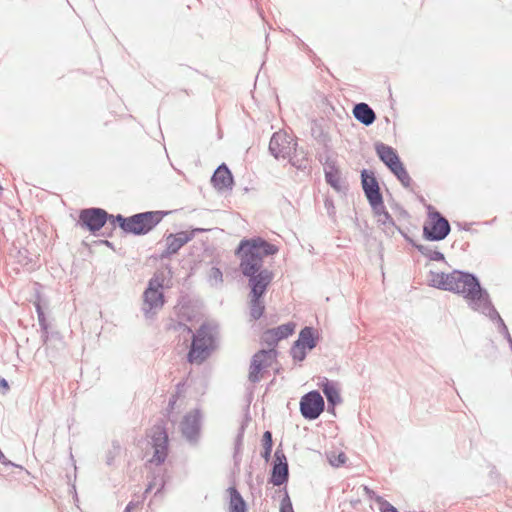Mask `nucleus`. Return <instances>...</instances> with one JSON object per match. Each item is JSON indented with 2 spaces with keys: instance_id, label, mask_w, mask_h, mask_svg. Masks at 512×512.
<instances>
[{
  "instance_id": "nucleus-48",
  "label": "nucleus",
  "mask_w": 512,
  "mask_h": 512,
  "mask_svg": "<svg viewBox=\"0 0 512 512\" xmlns=\"http://www.w3.org/2000/svg\"><path fill=\"white\" fill-rule=\"evenodd\" d=\"M458 227L460 229H463V230H466L468 231L470 229V224L469 223H457Z\"/></svg>"
},
{
  "instance_id": "nucleus-22",
  "label": "nucleus",
  "mask_w": 512,
  "mask_h": 512,
  "mask_svg": "<svg viewBox=\"0 0 512 512\" xmlns=\"http://www.w3.org/2000/svg\"><path fill=\"white\" fill-rule=\"evenodd\" d=\"M318 340L319 335L317 330L312 326H305L300 330L295 342L297 345H301L307 348L308 351H311L317 346Z\"/></svg>"
},
{
  "instance_id": "nucleus-31",
  "label": "nucleus",
  "mask_w": 512,
  "mask_h": 512,
  "mask_svg": "<svg viewBox=\"0 0 512 512\" xmlns=\"http://www.w3.org/2000/svg\"><path fill=\"white\" fill-rule=\"evenodd\" d=\"M262 442L263 451L261 452V456L266 462H268L270 460L273 448V438L272 433L270 431H265L263 433Z\"/></svg>"
},
{
  "instance_id": "nucleus-9",
  "label": "nucleus",
  "mask_w": 512,
  "mask_h": 512,
  "mask_svg": "<svg viewBox=\"0 0 512 512\" xmlns=\"http://www.w3.org/2000/svg\"><path fill=\"white\" fill-rule=\"evenodd\" d=\"M149 437L151 438V445L154 449L153 456L149 462L160 466L165 462L169 449V437L165 424L162 421L156 423L151 428Z\"/></svg>"
},
{
  "instance_id": "nucleus-29",
  "label": "nucleus",
  "mask_w": 512,
  "mask_h": 512,
  "mask_svg": "<svg viewBox=\"0 0 512 512\" xmlns=\"http://www.w3.org/2000/svg\"><path fill=\"white\" fill-rule=\"evenodd\" d=\"M245 427H246L245 424L242 423L241 426L238 429V433H237V436L235 438L234 455H233L235 466H238L240 464V461H241L240 452H241V448H242V445H243V438H244V433H245Z\"/></svg>"
},
{
  "instance_id": "nucleus-38",
  "label": "nucleus",
  "mask_w": 512,
  "mask_h": 512,
  "mask_svg": "<svg viewBox=\"0 0 512 512\" xmlns=\"http://www.w3.org/2000/svg\"><path fill=\"white\" fill-rule=\"evenodd\" d=\"M346 460H347V457H346L345 453H343V452H340L337 455L334 454L329 457V462L333 467H340V466L344 465Z\"/></svg>"
},
{
  "instance_id": "nucleus-2",
  "label": "nucleus",
  "mask_w": 512,
  "mask_h": 512,
  "mask_svg": "<svg viewBox=\"0 0 512 512\" xmlns=\"http://www.w3.org/2000/svg\"><path fill=\"white\" fill-rule=\"evenodd\" d=\"M179 327L187 334H192L187 361L191 364H201L206 361L216 349L217 328L208 323H203L196 333H193L192 329L186 324L179 323Z\"/></svg>"
},
{
  "instance_id": "nucleus-45",
  "label": "nucleus",
  "mask_w": 512,
  "mask_h": 512,
  "mask_svg": "<svg viewBox=\"0 0 512 512\" xmlns=\"http://www.w3.org/2000/svg\"><path fill=\"white\" fill-rule=\"evenodd\" d=\"M0 388L4 390V393H6L9 390L8 381L3 377H0Z\"/></svg>"
},
{
  "instance_id": "nucleus-14",
  "label": "nucleus",
  "mask_w": 512,
  "mask_h": 512,
  "mask_svg": "<svg viewBox=\"0 0 512 512\" xmlns=\"http://www.w3.org/2000/svg\"><path fill=\"white\" fill-rule=\"evenodd\" d=\"M319 161L324 167L326 183L330 185L335 191L339 193H345L347 186L344 185L341 181V171L337 165V160L330 155H325V157L320 156Z\"/></svg>"
},
{
  "instance_id": "nucleus-34",
  "label": "nucleus",
  "mask_w": 512,
  "mask_h": 512,
  "mask_svg": "<svg viewBox=\"0 0 512 512\" xmlns=\"http://www.w3.org/2000/svg\"><path fill=\"white\" fill-rule=\"evenodd\" d=\"M371 210L378 219L385 216V213H389L385 207L384 200L378 199L376 202L369 203Z\"/></svg>"
},
{
  "instance_id": "nucleus-26",
  "label": "nucleus",
  "mask_w": 512,
  "mask_h": 512,
  "mask_svg": "<svg viewBox=\"0 0 512 512\" xmlns=\"http://www.w3.org/2000/svg\"><path fill=\"white\" fill-rule=\"evenodd\" d=\"M379 226L386 236L392 237L398 230L399 226L396 225L390 213H385V216L377 220Z\"/></svg>"
},
{
  "instance_id": "nucleus-37",
  "label": "nucleus",
  "mask_w": 512,
  "mask_h": 512,
  "mask_svg": "<svg viewBox=\"0 0 512 512\" xmlns=\"http://www.w3.org/2000/svg\"><path fill=\"white\" fill-rule=\"evenodd\" d=\"M284 490H285V493H284V497L281 500L280 512H294L289 494H288L286 488Z\"/></svg>"
},
{
  "instance_id": "nucleus-4",
  "label": "nucleus",
  "mask_w": 512,
  "mask_h": 512,
  "mask_svg": "<svg viewBox=\"0 0 512 512\" xmlns=\"http://www.w3.org/2000/svg\"><path fill=\"white\" fill-rule=\"evenodd\" d=\"M262 341L271 348L261 349L253 355L248 375V379L252 383H258L260 381V373L264 371L265 368L269 367L278 355L275 346L278 344L279 339L274 335L271 328L263 332Z\"/></svg>"
},
{
  "instance_id": "nucleus-35",
  "label": "nucleus",
  "mask_w": 512,
  "mask_h": 512,
  "mask_svg": "<svg viewBox=\"0 0 512 512\" xmlns=\"http://www.w3.org/2000/svg\"><path fill=\"white\" fill-rule=\"evenodd\" d=\"M34 306L37 312L38 323L40 325L41 330H47L49 328V324L47 322L46 315L44 313L40 301H35Z\"/></svg>"
},
{
  "instance_id": "nucleus-50",
  "label": "nucleus",
  "mask_w": 512,
  "mask_h": 512,
  "mask_svg": "<svg viewBox=\"0 0 512 512\" xmlns=\"http://www.w3.org/2000/svg\"><path fill=\"white\" fill-rule=\"evenodd\" d=\"M300 42H301V45H302V48L304 50H307L309 52H311V49L309 48V46L307 44H305L303 41H301L300 39H298Z\"/></svg>"
},
{
  "instance_id": "nucleus-16",
  "label": "nucleus",
  "mask_w": 512,
  "mask_h": 512,
  "mask_svg": "<svg viewBox=\"0 0 512 512\" xmlns=\"http://www.w3.org/2000/svg\"><path fill=\"white\" fill-rule=\"evenodd\" d=\"M289 480V466L282 449L277 448L274 453V463L271 469L269 483L274 486L286 485Z\"/></svg>"
},
{
  "instance_id": "nucleus-7",
  "label": "nucleus",
  "mask_w": 512,
  "mask_h": 512,
  "mask_svg": "<svg viewBox=\"0 0 512 512\" xmlns=\"http://www.w3.org/2000/svg\"><path fill=\"white\" fill-rule=\"evenodd\" d=\"M168 211H145L128 217L126 234L143 236L150 233L168 215Z\"/></svg>"
},
{
  "instance_id": "nucleus-33",
  "label": "nucleus",
  "mask_w": 512,
  "mask_h": 512,
  "mask_svg": "<svg viewBox=\"0 0 512 512\" xmlns=\"http://www.w3.org/2000/svg\"><path fill=\"white\" fill-rule=\"evenodd\" d=\"M307 350V348L302 347L301 345H297V343L294 342L292 347L290 348V355L293 358V360L302 362L305 360L307 356Z\"/></svg>"
},
{
  "instance_id": "nucleus-6",
  "label": "nucleus",
  "mask_w": 512,
  "mask_h": 512,
  "mask_svg": "<svg viewBox=\"0 0 512 512\" xmlns=\"http://www.w3.org/2000/svg\"><path fill=\"white\" fill-rule=\"evenodd\" d=\"M239 268L243 276L248 278L249 293L265 295L274 278V273L256 263L240 262Z\"/></svg>"
},
{
  "instance_id": "nucleus-8",
  "label": "nucleus",
  "mask_w": 512,
  "mask_h": 512,
  "mask_svg": "<svg viewBox=\"0 0 512 512\" xmlns=\"http://www.w3.org/2000/svg\"><path fill=\"white\" fill-rule=\"evenodd\" d=\"M428 221L423 225V238L427 241L444 240L451 232L449 221L432 205L427 206Z\"/></svg>"
},
{
  "instance_id": "nucleus-46",
  "label": "nucleus",
  "mask_w": 512,
  "mask_h": 512,
  "mask_svg": "<svg viewBox=\"0 0 512 512\" xmlns=\"http://www.w3.org/2000/svg\"><path fill=\"white\" fill-rule=\"evenodd\" d=\"M0 462L4 465H14L12 462L6 459L4 453L0 450Z\"/></svg>"
},
{
  "instance_id": "nucleus-27",
  "label": "nucleus",
  "mask_w": 512,
  "mask_h": 512,
  "mask_svg": "<svg viewBox=\"0 0 512 512\" xmlns=\"http://www.w3.org/2000/svg\"><path fill=\"white\" fill-rule=\"evenodd\" d=\"M287 158L289 159V163L298 170H305L308 168V158L306 153L304 151L298 152L297 147L295 148V152H292V154Z\"/></svg>"
},
{
  "instance_id": "nucleus-54",
  "label": "nucleus",
  "mask_w": 512,
  "mask_h": 512,
  "mask_svg": "<svg viewBox=\"0 0 512 512\" xmlns=\"http://www.w3.org/2000/svg\"><path fill=\"white\" fill-rule=\"evenodd\" d=\"M2 189H3V188H2V186L0 185V190H2Z\"/></svg>"
},
{
  "instance_id": "nucleus-24",
  "label": "nucleus",
  "mask_w": 512,
  "mask_h": 512,
  "mask_svg": "<svg viewBox=\"0 0 512 512\" xmlns=\"http://www.w3.org/2000/svg\"><path fill=\"white\" fill-rule=\"evenodd\" d=\"M263 294H251L249 293V315L251 320H259L265 311Z\"/></svg>"
},
{
  "instance_id": "nucleus-44",
  "label": "nucleus",
  "mask_w": 512,
  "mask_h": 512,
  "mask_svg": "<svg viewBox=\"0 0 512 512\" xmlns=\"http://www.w3.org/2000/svg\"><path fill=\"white\" fill-rule=\"evenodd\" d=\"M139 504H140V501H130L126 505L124 512H132Z\"/></svg>"
},
{
  "instance_id": "nucleus-19",
  "label": "nucleus",
  "mask_w": 512,
  "mask_h": 512,
  "mask_svg": "<svg viewBox=\"0 0 512 512\" xmlns=\"http://www.w3.org/2000/svg\"><path fill=\"white\" fill-rule=\"evenodd\" d=\"M211 183L219 192L233 189L234 178L231 170L225 163L220 164L216 168L211 177Z\"/></svg>"
},
{
  "instance_id": "nucleus-52",
  "label": "nucleus",
  "mask_w": 512,
  "mask_h": 512,
  "mask_svg": "<svg viewBox=\"0 0 512 512\" xmlns=\"http://www.w3.org/2000/svg\"><path fill=\"white\" fill-rule=\"evenodd\" d=\"M507 341H508V343H509V347H510V349L512 350V337L510 336V340H507Z\"/></svg>"
},
{
  "instance_id": "nucleus-17",
  "label": "nucleus",
  "mask_w": 512,
  "mask_h": 512,
  "mask_svg": "<svg viewBox=\"0 0 512 512\" xmlns=\"http://www.w3.org/2000/svg\"><path fill=\"white\" fill-rule=\"evenodd\" d=\"M194 238V233H188V231H181L177 234H168L166 236V249L161 252L159 258L161 260L170 258L173 254H176L185 244Z\"/></svg>"
},
{
  "instance_id": "nucleus-36",
  "label": "nucleus",
  "mask_w": 512,
  "mask_h": 512,
  "mask_svg": "<svg viewBox=\"0 0 512 512\" xmlns=\"http://www.w3.org/2000/svg\"><path fill=\"white\" fill-rule=\"evenodd\" d=\"M209 281L212 284H221L223 282V273L220 268L212 267L209 272Z\"/></svg>"
},
{
  "instance_id": "nucleus-3",
  "label": "nucleus",
  "mask_w": 512,
  "mask_h": 512,
  "mask_svg": "<svg viewBox=\"0 0 512 512\" xmlns=\"http://www.w3.org/2000/svg\"><path fill=\"white\" fill-rule=\"evenodd\" d=\"M278 251V246L256 236L242 239L234 253L240 259V262L256 263L263 266L264 258L275 255Z\"/></svg>"
},
{
  "instance_id": "nucleus-10",
  "label": "nucleus",
  "mask_w": 512,
  "mask_h": 512,
  "mask_svg": "<svg viewBox=\"0 0 512 512\" xmlns=\"http://www.w3.org/2000/svg\"><path fill=\"white\" fill-rule=\"evenodd\" d=\"M162 288V279L155 276L149 280L148 286L143 293L144 303L142 311L146 318H151L155 314V310L162 308L164 305L165 300Z\"/></svg>"
},
{
  "instance_id": "nucleus-49",
  "label": "nucleus",
  "mask_w": 512,
  "mask_h": 512,
  "mask_svg": "<svg viewBox=\"0 0 512 512\" xmlns=\"http://www.w3.org/2000/svg\"><path fill=\"white\" fill-rule=\"evenodd\" d=\"M206 231V229H203V228H195L193 229L192 231H188V233H194V236L197 234V233H202Z\"/></svg>"
},
{
  "instance_id": "nucleus-28",
  "label": "nucleus",
  "mask_w": 512,
  "mask_h": 512,
  "mask_svg": "<svg viewBox=\"0 0 512 512\" xmlns=\"http://www.w3.org/2000/svg\"><path fill=\"white\" fill-rule=\"evenodd\" d=\"M296 324L294 322H287L285 324L279 325L277 327L271 328L274 335L279 339V341L288 338L295 331Z\"/></svg>"
},
{
  "instance_id": "nucleus-39",
  "label": "nucleus",
  "mask_w": 512,
  "mask_h": 512,
  "mask_svg": "<svg viewBox=\"0 0 512 512\" xmlns=\"http://www.w3.org/2000/svg\"><path fill=\"white\" fill-rule=\"evenodd\" d=\"M324 206H325V209H326V212L328 214V216L331 218V219H334L335 218V214H336V209H335V205H334V202L331 198H326L325 201H324Z\"/></svg>"
},
{
  "instance_id": "nucleus-47",
  "label": "nucleus",
  "mask_w": 512,
  "mask_h": 512,
  "mask_svg": "<svg viewBox=\"0 0 512 512\" xmlns=\"http://www.w3.org/2000/svg\"><path fill=\"white\" fill-rule=\"evenodd\" d=\"M41 339H42V342L45 344L47 343L48 339H49V332H48V329L47 330H41Z\"/></svg>"
},
{
  "instance_id": "nucleus-30",
  "label": "nucleus",
  "mask_w": 512,
  "mask_h": 512,
  "mask_svg": "<svg viewBox=\"0 0 512 512\" xmlns=\"http://www.w3.org/2000/svg\"><path fill=\"white\" fill-rule=\"evenodd\" d=\"M416 249L431 261H445L444 254L433 249L431 246L420 244L419 246H416Z\"/></svg>"
},
{
  "instance_id": "nucleus-1",
  "label": "nucleus",
  "mask_w": 512,
  "mask_h": 512,
  "mask_svg": "<svg viewBox=\"0 0 512 512\" xmlns=\"http://www.w3.org/2000/svg\"><path fill=\"white\" fill-rule=\"evenodd\" d=\"M429 274L430 286L461 295L471 310L488 317L497 325L498 332L510 340L508 327L493 305L487 289L482 287L474 273L453 270L450 273L430 271Z\"/></svg>"
},
{
  "instance_id": "nucleus-21",
  "label": "nucleus",
  "mask_w": 512,
  "mask_h": 512,
  "mask_svg": "<svg viewBox=\"0 0 512 512\" xmlns=\"http://www.w3.org/2000/svg\"><path fill=\"white\" fill-rule=\"evenodd\" d=\"M352 113L354 118L364 126H370L376 120V113L367 103L364 102L355 104Z\"/></svg>"
},
{
  "instance_id": "nucleus-32",
  "label": "nucleus",
  "mask_w": 512,
  "mask_h": 512,
  "mask_svg": "<svg viewBox=\"0 0 512 512\" xmlns=\"http://www.w3.org/2000/svg\"><path fill=\"white\" fill-rule=\"evenodd\" d=\"M108 222L112 226V230L118 226L126 234L128 227V217H125L122 214L113 215L108 213Z\"/></svg>"
},
{
  "instance_id": "nucleus-15",
  "label": "nucleus",
  "mask_w": 512,
  "mask_h": 512,
  "mask_svg": "<svg viewBox=\"0 0 512 512\" xmlns=\"http://www.w3.org/2000/svg\"><path fill=\"white\" fill-rule=\"evenodd\" d=\"M201 418V411L194 409L187 413L180 423L181 433L190 444L198 442L201 431Z\"/></svg>"
},
{
  "instance_id": "nucleus-20",
  "label": "nucleus",
  "mask_w": 512,
  "mask_h": 512,
  "mask_svg": "<svg viewBox=\"0 0 512 512\" xmlns=\"http://www.w3.org/2000/svg\"><path fill=\"white\" fill-rule=\"evenodd\" d=\"M319 387L322 389L328 403L327 411L333 415H335V407L336 405L342 402V398L340 396L339 389L337 387V383L329 380L326 377L320 378V382L318 383Z\"/></svg>"
},
{
  "instance_id": "nucleus-23",
  "label": "nucleus",
  "mask_w": 512,
  "mask_h": 512,
  "mask_svg": "<svg viewBox=\"0 0 512 512\" xmlns=\"http://www.w3.org/2000/svg\"><path fill=\"white\" fill-rule=\"evenodd\" d=\"M227 492L229 494V512H248L247 503L235 486H230Z\"/></svg>"
},
{
  "instance_id": "nucleus-41",
  "label": "nucleus",
  "mask_w": 512,
  "mask_h": 512,
  "mask_svg": "<svg viewBox=\"0 0 512 512\" xmlns=\"http://www.w3.org/2000/svg\"><path fill=\"white\" fill-rule=\"evenodd\" d=\"M380 510L381 512H399L392 504L386 500H383L380 503Z\"/></svg>"
},
{
  "instance_id": "nucleus-5",
  "label": "nucleus",
  "mask_w": 512,
  "mask_h": 512,
  "mask_svg": "<svg viewBox=\"0 0 512 512\" xmlns=\"http://www.w3.org/2000/svg\"><path fill=\"white\" fill-rule=\"evenodd\" d=\"M375 151L378 158L385 164L403 187L409 188L412 184V179L397 151L393 147L384 143H376Z\"/></svg>"
},
{
  "instance_id": "nucleus-40",
  "label": "nucleus",
  "mask_w": 512,
  "mask_h": 512,
  "mask_svg": "<svg viewBox=\"0 0 512 512\" xmlns=\"http://www.w3.org/2000/svg\"><path fill=\"white\" fill-rule=\"evenodd\" d=\"M165 484H166L165 480L163 478H160L159 483H158L159 487H158V489L156 491V494L160 493L164 489ZM155 485H157V479L156 478H154L153 481L149 482V484L147 485V488L145 490V494L150 492Z\"/></svg>"
},
{
  "instance_id": "nucleus-11",
  "label": "nucleus",
  "mask_w": 512,
  "mask_h": 512,
  "mask_svg": "<svg viewBox=\"0 0 512 512\" xmlns=\"http://www.w3.org/2000/svg\"><path fill=\"white\" fill-rule=\"evenodd\" d=\"M108 222V212L102 208L92 207L82 209L79 213L78 224L92 235H96Z\"/></svg>"
},
{
  "instance_id": "nucleus-42",
  "label": "nucleus",
  "mask_w": 512,
  "mask_h": 512,
  "mask_svg": "<svg viewBox=\"0 0 512 512\" xmlns=\"http://www.w3.org/2000/svg\"><path fill=\"white\" fill-rule=\"evenodd\" d=\"M177 399H178V395L177 394H173L170 398H169V402H168V406H167V412L170 413L173 411L174 407H175V404L177 402Z\"/></svg>"
},
{
  "instance_id": "nucleus-51",
  "label": "nucleus",
  "mask_w": 512,
  "mask_h": 512,
  "mask_svg": "<svg viewBox=\"0 0 512 512\" xmlns=\"http://www.w3.org/2000/svg\"><path fill=\"white\" fill-rule=\"evenodd\" d=\"M113 234V230L111 229L109 232L105 231L102 233L103 236L111 237Z\"/></svg>"
},
{
  "instance_id": "nucleus-13",
  "label": "nucleus",
  "mask_w": 512,
  "mask_h": 512,
  "mask_svg": "<svg viewBox=\"0 0 512 512\" xmlns=\"http://www.w3.org/2000/svg\"><path fill=\"white\" fill-rule=\"evenodd\" d=\"M325 409V401L318 390L304 394L300 399V413L306 420H315Z\"/></svg>"
},
{
  "instance_id": "nucleus-53",
  "label": "nucleus",
  "mask_w": 512,
  "mask_h": 512,
  "mask_svg": "<svg viewBox=\"0 0 512 512\" xmlns=\"http://www.w3.org/2000/svg\"><path fill=\"white\" fill-rule=\"evenodd\" d=\"M104 243H105L107 246H109V247H111V246H112V243H111V242H109V241H107V240H105V241H104Z\"/></svg>"
},
{
  "instance_id": "nucleus-12",
  "label": "nucleus",
  "mask_w": 512,
  "mask_h": 512,
  "mask_svg": "<svg viewBox=\"0 0 512 512\" xmlns=\"http://www.w3.org/2000/svg\"><path fill=\"white\" fill-rule=\"evenodd\" d=\"M296 140L285 131L275 132L269 142V152L276 159L287 158L295 152Z\"/></svg>"
},
{
  "instance_id": "nucleus-18",
  "label": "nucleus",
  "mask_w": 512,
  "mask_h": 512,
  "mask_svg": "<svg viewBox=\"0 0 512 512\" xmlns=\"http://www.w3.org/2000/svg\"><path fill=\"white\" fill-rule=\"evenodd\" d=\"M361 185L368 203L383 198L379 182L373 171L368 169L361 171Z\"/></svg>"
},
{
  "instance_id": "nucleus-25",
  "label": "nucleus",
  "mask_w": 512,
  "mask_h": 512,
  "mask_svg": "<svg viewBox=\"0 0 512 512\" xmlns=\"http://www.w3.org/2000/svg\"><path fill=\"white\" fill-rule=\"evenodd\" d=\"M310 130L312 138L317 141L318 144L323 145L324 147L329 146L330 137L318 121L313 120L311 122Z\"/></svg>"
},
{
  "instance_id": "nucleus-43",
  "label": "nucleus",
  "mask_w": 512,
  "mask_h": 512,
  "mask_svg": "<svg viewBox=\"0 0 512 512\" xmlns=\"http://www.w3.org/2000/svg\"><path fill=\"white\" fill-rule=\"evenodd\" d=\"M403 237L404 239L410 244L412 245L413 247L416 248V246H419L420 244L416 243L411 237L408 236L407 233H405L400 227L398 228L397 230Z\"/></svg>"
}]
</instances>
